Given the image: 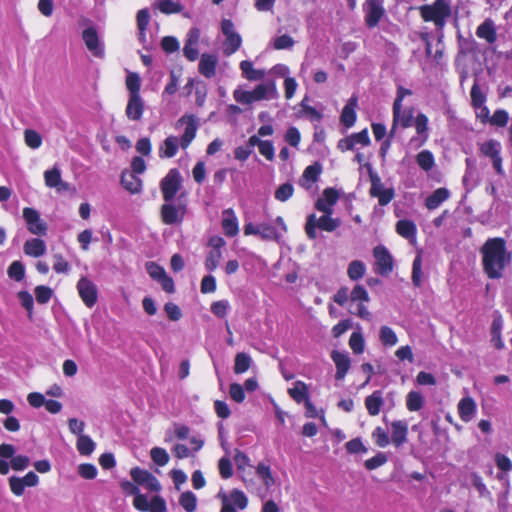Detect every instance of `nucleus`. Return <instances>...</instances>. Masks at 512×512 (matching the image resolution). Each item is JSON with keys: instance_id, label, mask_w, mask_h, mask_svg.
<instances>
[{"instance_id": "f257e3e1", "label": "nucleus", "mask_w": 512, "mask_h": 512, "mask_svg": "<svg viewBox=\"0 0 512 512\" xmlns=\"http://www.w3.org/2000/svg\"><path fill=\"white\" fill-rule=\"evenodd\" d=\"M483 268L491 279L502 277L505 267L511 261V255L506 249L502 238H490L481 248Z\"/></svg>"}, {"instance_id": "f03ea898", "label": "nucleus", "mask_w": 512, "mask_h": 512, "mask_svg": "<svg viewBox=\"0 0 512 512\" xmlns=\"http://www.w3.org/2000/svg\"><path fill=\"white\" fill-rule=\"evenodd\" d=\"M185 126L184 132L180 138L176 136H168L160 145L159 157L172 158L177 152L178 148L186 149L191 142L195 139L198 130V121L194 115H183L176 122V127L180 128Z\"/></svg>"}, {"instance_id": "7ed1b4c3", "label": "nucleus", "mask_w": 512, "mask_h": 512, "mask_svg": "<svg viewBox=\"0 0 512 512\" xmlns=\"http://www.w3.org/2000/svg\"><path fill=\"white\" fill-rule=\"evenodd\" d=\"M233 98L240 104L251 105L257 101L273 100L278 98V91L275 81L270 80L258 84L252 91H247L238 87L233 91Z\"/></svg>"}, {"instance_id": "20e7f679", "label": "nucleus", "mask_w": 512, "mask_h": 512, "mask_svg": "<svg viewBox=\"0 0 512 512\" xmlns=\"http://www.w3.org/2000/svg\"><path fill=\"white\" fill-rule=\"evenodd\" d=\"M451 4L452 0H435L430 5L421 6L420 15L424 21H431L438 29H443L452 13Z\"/></svg>"}, {"instance_id": "39448f33", "label": "nucleus", "mask_w": 512, "mask_h": 512, "mask_svg": "<svg viewBox=\"0 0 512 512\" xmlns=\"http://www.w3.org/2000/svg\"><path fill=\"white\" fill-rule=\"evenodd\" d=\"M340 224L341 221L338 218H333L332 214L323 213L319 218L315 214H310L307 217L305 232L310 239H315L317 237V228L326 232H333Z\"/></svg>"}, {"instance_id": "423d86ee", "label": "nucleus", "mask_w": 512, "mask_h": 512, "mask_svg": "<svg viewBox=\"0 0 512 512\" xmlns=\"http://www.w3.org/2000/svg\"><path fill=\"white\" fill-rule=\"evenodd\" d=\"M221 30L225 36V40L223 42V53L230 56L240 48L242 38L240 34L235 31L234 24L229 19H224L222 21Z\"/></svg>"}, {"instance_id": "0eeeda50", "label": "nucleus", "mask_w": 512, "mask_h": 512, "mask_svg": "<svg viewBox=\"0 0 512 512\" xmlns=\"http://www.w3.org/2000/svg\"><path fill=\"white\" fill-rule=\"evenodd\" d=\"M181 187V175L177 169H171L161 180L160 188L165 202H171Z\"/></svg>"}, {"instance_id": "6e6552de", "label": "nucleus", "mask_w": 512, "mask_h": 512, "mask_svg": "<svg viewBox=\"0 0 512 512\" xmlns=\"http://www.w3.org/2000/svg\"><path fill=\"white\" fill-rule=\"evenodd\" d=\"M365 23L369 28L376 27L385 14L383 0H366L363 4Z\"/></svg>"}, {"instance_id": "1a4fd4ad", "label": "nucleus", "mask_w": 512, "mask_h": 512, "mask_svg": "<svg viewBox=\"0 0 512 512\" xmlns=\"http://www.w3.org/2000/svg\"><path fill=\"white\" fill-rule=\"evenodd\" d=\"M23 218L30 233L38 236H44L47 233V224L41 219L40 214L34 208L26 207L23 209Z\"/></svg>"}, {"instance_id": "9d476101", "label": "nucleus", "mask_w": 512, "mask_h": 512, "mask_svg": "<svg viewBox=\"0 0 512 512\" xmlns=\"http://www.w3.org/2000/svg\"><path fill=\"white\" fill-rule=\"evenodd\" d=\"M77 291L83 301L88 307H93L98 300L97 286L87 277H81L77 282Z\"/></svg>"}, {"instance_id": "9b49d317", "label": "nucleus", "mask_w": 512, "mask_h": 512, "mask_svg": "<svg viewBox=\"0 0 512 512\" xmlns=\"http://www.w3.org/2000/svg\"><path fill=\"white\" fill-rule=\"evenodd\" d=\"M186 207L183 204L166 202L161 207V219L166 225L180 224L185 216Z\"/></svg>"}, {"instance_id": "f8f14e48", "label": "nucleus", "mask_w": 512, "mask_h": 512, "mask_svg": "<svg viewBox=\"0 0 512 512\" xmlns=\"http://www.w3.org/2000/svg\"><path fill=\"white\" fill-rule=\"evenodd\" d=\"M375 258V272L381 275H388L393 270V258L386 247L378 245L373 249Z\"/></svg>"}, {"instance_id": "ddd939ff", "label": "nucleus", "mask_w": 512, "mask_h": 512, "mask_svg": "<svg viewBox=\"0 0 512 512\" xmlns=\"http://www.w3.org/2000/svg\"><path fill=\"white\" fill-rule=\"evenodd\" d=\"M130 475L136 484L142 485L152 492H157L161 489V485L157 478L147 470L134 467L131 469Z\"/></svg>"}, {"instance_id": "4468645a", "label": "nucleus", "mask_w": 512, "mask_h": 512, "mask_svg": "<svg viewBox=\"0 0 512 512\" xmlns=\"http://www.w3.org/2000/svg\"><path fill=\"white\" fill-rule=\"evenodd\" d=\"M82 39L93 56L97 58H102L104 56V44L100 40L94 27L84 29L82 32Z\"/></svg>"}, {"instance_id": "2eb2a0df", "label": "nucleus", "mask_w": 512, "mask_h": 512, "mask_svg": "<svg viewBox=\"0 0 512 512\" xmlns=\"http://www.w3.org/2000/svg\"><path fill=\"white\" fill-rule=\"evenodd\" d=\"M340 191L329 187L323 190L321 197L315 202V208L327 214H333V207L340 198Z\"/></svg>"}, {"instance_id": "dca6fc26", "label": "nucleus", "mask_w": 512, "mask_h": 512, "mask_svg": "<svg viewBox=\"0 0 512 512\" xmlns=\"http://www.w3.org/2000/svg\"><path fill=\"white\" fill-rule=\"evenodd\" d=\"M428 117L419 113L414 119V126L416 129L417 136L412 137L410 139V145L414 148H419L423 146L429 138V127H428Z\"/></svg>"}, {"instance_id": "f3484780", "label": "nucleus", "mask_w": 512, "mask_h": 512, "mask_svg": "<svg viewBox=\"0 0 512 512\" xmlns=\"http://www.w3.org/2000/svg\"><path fill=\"white\" fill-rule=\"evenodd\" d=\"M413 119L414 114L412 108L403 109L402 105H393V124L389 136L392 137L396 133L398 126L402 128L412 126Z\"/></svg>"}, {"instance_id": "a211bd4d", "label": "nucleus", "mask_w": 512, "mask_h": 512, "mask_svg": "<svg viewBox=\"0 0 512 512\" xmlns=\"http://www.w3.org/2000/svg\"><path fill=\"white\" fill-rule=\"evenodd\" d=\"M331 359L336 366V380H343L351 367V360L347 352L333 350Z\"/></svg>"}, {"instance_id": "6ab92c4d", "label": "nucleus", "mask_w": 512, "mask_h": 512, "mask_svg": "<svg viewBox=\"0 0 512 512\" xmlns=\"http://www.w3.org/2000/svg\"><path fill=\"white\" fill-rule=\"evenodd\" d=\"M222 229L228 237H234L239 233L238 218L232 208L222 212Z\"/></svg>"}, {"instance_id": "aec40b11", "label": "nucleus", "mask_w": 512, "mask_h": 512, "mask_svg": "<svg viewBox=\"0 0 512 512\" xmlns=\"http://www.w3.org/2000/svg\"><path fill=\"white\" fill-rule=\"evenodd\" d=\"M144 107V101L141 96H129L125 115L131 121H139L143 116Z\"/></svg>"}, {"instance_id": "412c9836", "label": "nucleus", "mask_w": 512, "mask_h": 512, "mask_svg": "<svg viewBox=\"0 0 512 512\" xmlns=\"http://www.w3.org/2000/svg\"><path fill=\"white\" fill-rule=\"evenodd\" d=\"M408 425L403 420L391 423V442L395 447H400L407 441Z\"/></svg>"}, {"instance_id": "4be33fe9", "label": "nucleus", "mask_w": 512, "mask_h": 512, "mask_svg": "<svg viewBox=\"0 0 512 512\" xmlns=\"http://www.w3.org/2000/svg\"><path fill=\"white\" fill-rule=\"evenodd\" d=\"M45 184L50 188H56L57 191L63 192L69 189V184L62 181L61 172L57 167H53L44 173Z\"/></svg>"}, {"instance_id": "5701e85b", "label": "nucleus", "mask_w": 512, "mask_h": 512, "mask_svg": "<svg viewBox=\"0 0 512 512\" xmlns=\"http://www.w3.org/2000/svg\"><path fill=\"white\" fill-rule=\"evenodd\" d=\"M218 64L217 56L213 54L204 53L200 57L199 72L206 78H212L216 74V67Z\"/></svg>"}, {"instance_id": "b1692460", "label": "nucleus", "mask_w": 512, "mask_h": 512, "mask_svg": "<svg viewBox=\"0 0 512 512\" xmlns=\"http://www.w3.org/2000/svg\"><path fill=\"white\" fill-rule=\"evenodd\" d=\"M476 410V403L471 397H464L458 403V414L464 422H470L474 418Z\"/></svg>"}, {"instance_id": "393cba45", "label": "nucleus", "mask_w": 512, "mask_h": 512, "mask_svg": "<svg viewBox=\"0 0 512 512\" xmlns=\"http://www.w3.org/2000/svg\"><path fill=\"white\" fill-rule=\"evenodd\" d=\"M450 197V192L447 188L441 187L436 189L425 200V206L429 210L437 209L443 202Z\"/></svg>"}, {"instance_id": "a878e982", "label": "nucleus", "mask_w": 512, "mask_h": 512, "mask_svg": "<svg viewBox=\"0 0 512 512\" xmlns=\"http://www.w3.org/2000/svg\"><path fill=\"white\" fill-rule=\"evenodd\" d=\"M24 253L31 257H40L46 253V244L40 238H32L24 243Z\"/></svg>"}, {"instance_id": "bb28decb", "label": "nucleus", "mask_w": 512, "mask_h": 512, "mask_svg": "<svg viewBox=\"0 0 512 512\" xmlns=\"http://www.w3.org/2000/svg\"><path fill=\"white\" fill-rule=\"evenodd\" d=\"M357 106V98L351 97L347 104L344 106L341 113V123L347 127H352L356 122L355 108Z\"/></svg>"}, {"instance_id": "cd10ccee", "label": "nucleus", "mask_w": 512, "mask_h": 512, "mask_svg": "<svg viewBox=\"0 0 512 512\" xmlns=\"http://www.w3.org/2000/svg\"><path fill=\"white\" fill-rule=\"evenodd\" d=\"M397 233L403 238L409 240L412 244L416 242L417 228L414 222L410 220H399L396 224Z\"/></svg>"}, {"instance_id": "c85d7f7f", "label": "nucleus", "mask_w": 512, "mask_h": 512, "mask_svg": "<svg viewBox=\"0 0 512 512\" xmlns=\"http://www.w3.org/2000/svg\"><path fill=\"white\" fill-rule=\"evenodd\" d=\"M476 35L477 37L486 40L489 44L494 43L497 39L494 22L491 19H486L478 26Z\"/></svg>"}, {"instance_id": "c756f323", "label": "nucleus", "mask_w": 512, "mask_h": 512, "mask_svg": "<svg viewBox=\"0 0 512 512\" xmlns=\"http://www.w3.org/2000/svg\"><path fill=\"white\" fill-rule=\"evenodd\" d=\"M122 186L132 194H138L142 190V181L134 173L123 172L121 175Z\"/></svg>"}, {"instance_id": "7c9ffc66", "label": "nucleus", "mask_w": 512, "mask_h": 512, "mask_svg": "<svg viewBox=\"0 0 512 512\" xmlns=\"http://www.w3.org/2000/svg\"><path fill=\"white\" fill-rule=\"evenodd\" d=\"M240 69L243 77L249 81L262 80L266 75L265 70L255 69L252 62L248 60H244L240 63Z\"/></svg>"}, {"instance_id": "2f4dec72", "label": "nucleus", "mask_w": 512, "mask_h": 512, "mask_svg": "<svg viewBox=\"0 0 512 512\" xmlns=\"http://www.w3.org/2000/svg\"><path fill=\"white\" fill-rule=\"evenodd\" d=\"M384 401L382 398L381 391H374L371 395L366 397L365 406L368 413L372 416H376L380 413L381 407Z\"/></svg>"}, {"instance_id": "473e14b6", "label": "nucleus", "mask_w": 512, "mask_h": 512, "mask_svg": "<svg viewBox=\"0 0 512 512\" xmlns=\"http://www.w3.org/2000/svg\"><path fill=\"white\" fill-rule=\"evenodd\" d=\"M259 237L262 240L279 241L282 237V233H280L273 224L262 222L259 223Z\"/></svg>"}, {"instance_id": "72a5a7b5", "label": "nucleus", "mask_w": 512, "mask_h": 512, "mask_svg": "<svg viewBox=\"0 0 512 512\" xmlns=\"http://www.w3.org/2000/svg\"><path fill=\"white\" fill-rule=\"evenodd\" d=\"M152 6L163 14H176L183 10V6L174 0H156Z\"/></svg>"}, {"instance_id": "f704fd0d", "label": "nucleus", "mask_w": 512, "mask_h": 512, "mask_svg": "<svg viewBox=\"0 0 512 512\" xmlns=\"http://www.w3.org/2000/svg\"><path fill=\"white\" fill-rule=\"evenodd\" d=\"M227 501L236 510H244L248 505V498L245 493L239 489H233L229 495L225 494Z\"/></svg>"}, {"instance_id": "c9c22d12", "label": "nucleus", "mask_w": 512, "mask_h": 512, "mask_svg": "<svg viewBox=\"0 0 512 512\" xmlns=\"http://www.w3.org/2000/svg\"><path fill=\"white\" fill-rule=\"evenodd\" d=\"M424 403V396L419 391L412 390L406 395V407L410 412L421 410Z\"/></svg>"}, {"instance_id": "e433bc0d", "label": "nucleus", "mask_w": 512, "mask_h": 512, "mask_svg": "<svg viewBox=\"0 0 512 512\" xmlns=\"http://www.w3.org/2000/svg\"><path fill=\"white\" fill-rule=\"evenodd\" d=\"M288 393L297 403L308 400V386L303 381H296L293 387L288 390Z\"/></svg>"}, {"instance_id": "4c0bfd02", "label": "nucleus", "mask_w": 512, "mask_h": 512, "mask_svg": "<svg viewBox=\"0 0 512 512\" xmlns=\"http://www.w3.org/2000/svg\"><path fill=\"white\" fill-rule=\"evenodd\" d=\"M417 165L424 171H430L435 165V159L431 151L423 150L416 156Z\"/></svg>"}, {"instance_id": "58836bf2", "label": "nucleus", "mask_w": 512, "mask_h": 512, "mask_svg": "<svg viewBox=\"0 0 512 512\" xmlns=\"http://www.w3.org/2000/svg\"><path fill=\"white\" fill-rule=\"evenodd\" d=\"M379 339L386 347L395 346L398 343V337L394 330L388 326H382L379 331Z\"/></svg>"}, {"instance_id": "ea45409f", "label": "nucleus", "mask_w": 512, "mask_h": 512, "mask_svg": "<svg viewBox=\"0 0 512 512\" xmlns=\"http://www.w3.org/2000/svg\"><path fill=\"white\" fill-rule=\"evenodd\" d=\"M365 272L366 266L360 260H353L348 265L347 275L353 281L361 279L364 276Z\"/></svg>"}, {"instance_id": "a19ab883", "label": "nucleus", "mask_w": 512, "mask_h": 512, "mask_svg": "<svg viewBox=\"0 0 512 512\" xmlns=\"http://www.w3.org/2000/svg\"><path fill=\"white\" fill-rule=\"evenodd\" d=\"M179 504L186 512H194L197 507V497L191 491L183 492L179 497Z\"/></svg>"}, {"instance_id": "79ce46f5", "label": "nucleus", "mask_w": 512, "mask_h": 512, "mask_svg": "<svg viewBox=\"0 0 512 512\" xmlns=\"http://www.w3.org/2000/svg\"><path fill=\"white\" fill-rule=\"evenodd\" d=\"M480 152L489 158H494L501 152V145L496 140H489L480 145Z\"/></svg>"}, {"instance_id": "37998d69", "label": "nucleus", "mask_w": 512, "mask_h": 512, "mask_svg": "<svg viewBox=\"0 0 512 512\" xmlns=\"http://www.w3.org/2000/svg\"><path fill=\"white\" fill-rule=\"evenodd\" d=\"M77 449L81 455H90L95 449V442L88 435L81 434L77 440Z\"/></svg>"}, {"instance_id": "c03bdc74", "label": "nucleus", "mask_w": 512, "mask_h": 512, "mask_svg": "<svg viewBox=\"0 0 512 512\" xmlns=\"http://www.w3.org/2000/svg\"><path fill=\"white\" fill-rule=\"evenodd\" d=\"M251 357L246 353H238L235 357L234 372L242 374L246 372L251 365Z\"/></svg>"}, {"instance_id": "a18cd8bd", "label": "nucleus", "mask_w": 512, "mask_h": 512, "mask_svg": "<svg viewBox=\"0 0 512 512\" xmlns=\"http://www.w3.org/2000/svg\"><path fill=\"white\" fill-rule=\"evenodd\" d=\"M126 87L129 91V96H141V80L137 73H129L126 78Z\"/></svg>"}, {"instance_id": "49530a36", "label": "nucleus", "mask_w": 512, "mask_h": 512, "mask_svg": "<svg viewBox=\"0 0 512 512\" xmlns=\"http://www.w3.org/2000/svg\"><path fill=\"white\" fill-rule=\"evenodd\" d=\"M294 193V187L291 183H283L281 184L274 193V197L276 200L280 202H286L289 200Z\"/></svg>"}, {"instance_id": "de8ad7c7", "label": "nucleus", "mask_w": 512, "mask_h": 512, "mask_svg": "<svg viewBox=\"0 0 512 512\" xmlns=\"http://www.w3.org/2000/svg\"><path fill=\"white\" fill-rule=\"evenodd\" d=\"M349 346L355 354H361L365 349V340L361 332H353L349 339Z\"/></svg>"}, {"instance_id": "09e8293b", "label": "nucleus", "mask_w": 512, "mask_h": 512, "mask_svg": "<svg viewBox=\"0 0 512 512\" xmlns=\"http://www.w3.org/2000/svg\"><path fill=\"white\" fill-rule=\"evenodd\" d=\"M349 138L353 143L354 149H357L358 147H366L371 142L367 129H364L358 133H353L349 135Z\"/></svg>"}, {"instance_id": "8fccbe9b", "label": "nucleus", "mask_w": 512, "mask_h": 512, "mask_svg": "<svg viewBox=\"0 0 512 512\" xmlns=\"http://www.w3.org/2000/svg\"><path fill=\"white\" fill-rule=\"evenodd\" d=\"M8 276L15 280L21 281L25 276V267L20 261H13L8 268Z\"/></svg>"}, {"instance_id": "3c124183", "label": "nucleus", "mask_w": 512, "mask_h": 512, "mask_svg": "<svg viewBox=\"0 0 512 512\" xmlns=\"http://www.w3.org/2000/svg\"><path fill=\"white\" fill-rule=\"evenodd\" d=\"M349 297L352 303L369 302L370 300L367 290L362 285H356L352 291L349 290Z\"/></svg>"}, {"instance_id": "603ef678", "label": "nucleus", "mask_w": 512, "mask_h": 512, "mask_svg": "<svg viewBox=\"0 0 512 512\" xmlns=\"http://www.w3.org/2000/svg\"><path fill=\"white\" fill-rule=\"evenodd\" d=\"M150 456L155 464L158 466H165L169 462V454L167 451L160 447H154L150 451Z\"/></svg>"}, {"instance_id": "864d4df0", "label": "nucleus", "mask_w": 512, "mask_h": 512, "mask_svg": "<svg viewBox=\"0 0 512 512\" xmlns=\"http://www.w3.org/2000/svg\"><path fill=\"white\" fill-rule=\"evenodd\" d=\"M412 282L416 287H420L422 284V257L420 254L413 261Z\"/></svg>"}, {"instance_id": "5fc2aeb1", "label": "nucleus", "mask_w": 512, "mask_h": 512, "mask_svg": "<svg viewBox=\"0 0 512 512\" xmlns=\"http://www.w3.org/2000/svg\"><path fill=\"white\" fill-rule=\"evenodd\" d=\"M24 137H25L26 145L32 149H37L42 144V137L35 130H31V129L25 130Z\"/></svg>"}, {"instance_id": "6e6d98bb", "label": "nucleus", "mask_w": 512, "mask_h": 512, "mask_svg": "<svg viewBox=\"0 0 512 512\" xmlns=\"http://www.w3.org/2000/svg\"><path fill=\"white\" fill-rule=\"evenodd\" d=\"M471 103L474 108H480L484 105L486 101V96L482 93L479 85L477 83H474L471 92Z\"/></svg>"}, {"instance_id": "4d7b16f0", "label": "nucleus", "mask_w": 512, "mask_h": 512, "mask_svg": "<svg viewBox=\"0 0 512 512\" xmlns=\"http://www.w3.org/2000/svg\"><path fill=\"white\" fill-rule=\"evenodd\" d=\"M230 310V304L227 300L215 301L211 304V312L218 318H224Z\"/></svg>"}, {"instance_id": "13d9d810", "label": "nucleus", "mask_w": 512, "mask_h": 512, "mask_svg": "<svg viewBox=\"0 0 512 512\" xmlns=\"http://www.w3.org/2000/svg\"><path fill=\"white\" fill-rule=\"evenodd\" d=\"M222 258V252L219 249H213L209 252L206 261H205V267L208 271H214L218 264L220 259Z\"/></svg>"}, {"instance_id": "bf43d9fd", "label": "nucleus", "mask_w": 512, "mask_h": 512, "mask_svg": "<svg viewBox=\"0 0 512 512\" xmlns=\"http://www.w3.org/2000/svg\"><path fill=\"white\" fill-rule=\"evenodd\" d=\"M509 120V114L507 111L498 109L494 112L492 117L489 119V122L491 125L497 126V127H504L507 125Z\"/></svg>"}, {"instance_id": "052dcab7", "label": "nucleus", "mask_w": 512, "mask_h": 512, "mask_svg": "<svg viewBox=\"0 0 512 512\" xmlns=\"http://www.w3.org/2000/svg\"><path fill=\"white\" fill-rule=\"evenodd\" d=\"M294 40L289 35H281L273 39V47L276 50L290 49L294 46Z\"/></svg>"}, {"instance_id": "680f3d73", "label": "nucleus", "mask_w": 512, "mask_h": 512, "mask_svg": "<svg viewBox=\"0 0 512 512\" xmlns=\"http://www.w3.org/2000/svg\"><path fill=\"white\" fill-rule=\"evenodd\" d=\"M372 438L374 439L377 446L384 448L390 443V439L386 431L381 427H376L372 433Z\"/></svg>"}, {"instance_id": "e2e57ef3", "label": "nucleus", "mask_w": 512, "mask_h": 512, "mask_svg": "<svg viewBox=\"0 0 512 512\" xmlns=\"http://www.w3.org/2000/svg\"><path fill=\"white\" fill-rule=\"evenodd\" d=\"M8 483H9V487H10V490L11 492L15 495V496H22L24 494V491H25V486L21 480L20 477L18 476H11L9 477L8 479Z\"/></svg>"}, {"instance_id": "0e129e2a", "label": "nucleus", "mask_w": 512, "mask_h": 512, "mask_svg": "<svg viewBox=\"0 0 512 512\" xmlns=\"http://www.w3.org/2000/svg\"><path fill=\"white\" fill-rule=\"evenodd\" d=\"M30 465L29 457L17 455L11 459L10 466L15 471H23Z\"/></svg>"}, {"instance_id": "69168bd1", "label": "nucleus", "mask_w": 512, "mask_h": 512, "mask_svg": "<svg viewBox=\"0 0 512 512\" xmlns=\"http://www.w3.org/2000/svg\"><path fill=\"white\" fill-rule=\"evenodd\" d=\"M284 139L289 145L297 148L301 140L299 130L296 127L288 128L284 135Z\"/></svg>"}, {"instance_id": "338daca9", "label": "nucleus", "mask_w": 512, "mask_h": 512, "mask_svg": "<svg viewBox=\"0 0 512 512\" xmlns=\"http://www.w3.org/2000/svg\"><path fill=\"white\" fill-rule=\"evenodd\" d=\"M78 473L82 478L91 480L97 476V468L90 463L80 464Z\"/></svg>"}, {"instance_id": "774afa93", "label": "nucleus", "mask_w": 512, "mask_h": 512, "mask_svg": "<svg viewBox=\"0 0 512 512\" xmlns=\"http://www.w3.org/2000/svg\"><path fill=\"white\" fill-rule=\"evenodd\" d=\"M35 296L38 303L45 304L52 297V290L47 286H37L35 288Z\"/></svg>"}]
</instances>
